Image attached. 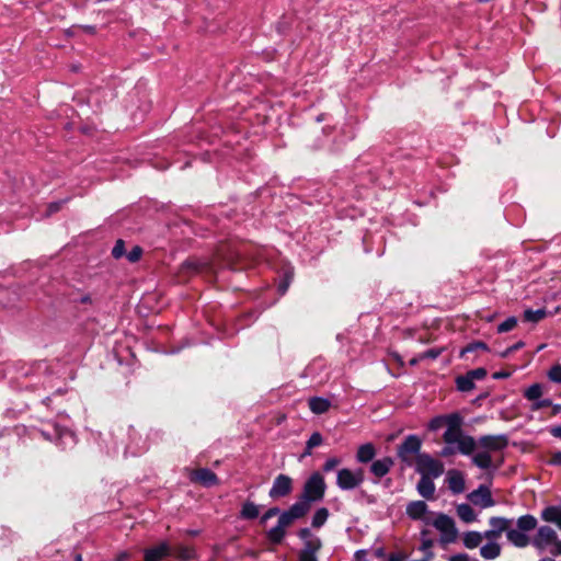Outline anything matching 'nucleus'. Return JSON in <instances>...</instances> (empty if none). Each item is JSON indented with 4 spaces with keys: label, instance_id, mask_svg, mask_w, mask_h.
<instances>
[{
    "label": "nucleus",
    "instance_id": "40",
    "mask_svg": "<svg viewBox=\"0 0 561 561\" xmlns=\"http://www.w3.org/2000/svg\"><path fill=\"white\" fill-rule=\"evenodd\" d=\"M321 444H322V436L318 432L313 433L307 442L309 449H312L313 447H317Z\"/></svg>",
    "mask_w": 561,
    "mask_h": 561
},
{
    "label": "nucleus",
    "instance_id": "41",
    "mask_svg": "<svg viewBox=\"0 0 561 561\" xmlns=\"http://www.w3.org/2000/svg\"><path fill=\"white\" fill-rule=\"evenodd\" d=\"M473 381L474 380H481L486 376V370L484 368H477L473 370H470L467 374Z\"/></svg>",
    "mask_w": 561,
    "mask_h": 561
},
{
    "label": "nucleus",
    "instance_id": "37",
    "mask_svg": "<svg viewBox=\"0 0 561 561\" xmlns=\"http://www.w3.org/2000/svg\"><path fill=\"white\" fill-rule=\"evenodd\" d=\"M548 378L553 382H561V365H553L548 371Z\"/></svg>",
    "mask_w": 561,
    "mask_h": 561
},
{
    "label": "nucleus",
    "instance_id": "32",
    "mask_svg": "<svg viewBox=\"0 0 561 561\" xmlns=\"http://www.w3.org/2000/svg\"><path fill=\"white\" fill-rule=\"evenodd\" d=\"M171 553L183 560H190L195 557L193 548L187 546H178L174 549H172Z\"/></svg>",
    "mask_w": 561,
    "mask_h": 561
},
{
    "label": "nucleus",
    "instance_id": "10",
    "mask_svg": "<svg viewBox=\"0 0 561 561\" xmlns=\"http://www.w3.org/2000/svg\"><path fill=\"white\" fill-rule=\"evenodd\" d=\"M298 536L304 540V548L299 553L317 554L321 549V539L314 536L309 528H301L298 531Z\"/></svg>",
    "mask_w": 561,
    "mask_h": 561
},
{
    "label": "nucleus",
    "instance_id": "15",
    "mask_svg": "<svg viewBox=\"0 0 561 561\" xmlns=\"http://www.w3.org/2000/svg\"><path fill=\"white\" fill-rule=\"evenodd\" d=\"M283 522L285 520L279 516L277 525L267 531L266 537L272 543H280L286 536L287 528L290 527Z\"/></svg>",
    "mask_w": 561,
    "mask_h": 561
},
{
    "label": "nucleus",
    "instance_id": "39",
    "mask_svg": "<svg viewBox=\"0 0 561 561\" xmlns=\"http://www.w3.org/2000/svg\"><path fill=\"white\" fill-rule=\"evenodd\" d=\"M142 254V249L140 247H134L128 253L127 259L129 262L134 263L137 262Z\"/></svg>",
    "mask_w": 561,
    "mask_h": 561
},
{
    "label": "nucleus",
    "instance_id": "44",
    "mask_svg": "<svg viewBox=\"0 0 561 561\" xmlns=\"http://www.w3.org/2000/svg\"><path fill=\"white\" fill-rule=\"evenodd\" d=\"M123 253H124V242L122 240H118L112 250V254L114 257L118 259L123 255Z\"/></svg>",
    "mask_w": 561,
    "mask_h": 561
},
{
    "label": "nucleus",
    "instance_id": "13",
    "mask_svg": "<svg viewBox=\"0 0 561 561\" xmlns=\"http://www.w3.org/2000/svg\"><path fill=\"white\" fill-rule=\"evenodd\" d=\"M469 500L478 506L483 508L491 507L494 505V501L491 496V492L485 486H480L469 494Z\"/></svg>",
    "mask_w": 561,
    "mask_h": 561
},
{
    "label": "nucleus",
    "instance_id": "28",
    "mask_svg": "<svg viewBox=\"0 0 561 561\" xmlns=\"http://www.w3.org/2000/svg\"><path fill=\"white\" fill-rule=\"evenodd\" d=\"M518 529L522 531H530L536 528L537 519L531 515H524L517 519Z\"/></svg>",
    "mask_w": 561,
    "mask_h": 561
},
{
    "label": "nucleus",
    "instance_id": "57",
    "mask_svg": "<svg viewBox=\"0 0 561 561\" xmlns=\"http://www.w3.org/2000/svg\"><path fill=\"white\" fill-rule=\"evenodd\" d=\"M523 346L522 342L516 343L515 345L511 346L510 348H513V352L520 348Z\"/></svg>",
    "mask_w": 561,
    "mask_h": 561
},
{
    "label": "nucleus",
    "instance_id": "25",
    "mask_svg": "<svg viewBox=\"0 0 561 561\" xmlns=\"http://www.w3.org/2000/svg\"><path fill=\"white\" fill-rule=\"evenodd\" d=\"M463 545L468 549H474L479 547L483 540V536L478 531H468L463 535Z\"/></svg>",
    "mask_w": 561,
    "mask_h": 561
},
{
    "label": "nucleus",
    "instance_id": "11",
    "mask_svg": "<svg viewBox=\"0 0 561 561\" xmlns=\"http://www.w3.org/2000/svg\"><path fill=\"white\" fill-rule=\"evenodd\" d=\"M293 490V480L286 474H278L270 490V496L272 499L284 497L288 495Z\"/></svg>",
    "mask_w": 561,
    "mask_h": 561
},
{
    "label": "nucleus",
    "instance_id": "12",
    "mask_svg": "<svg viewBox=\"0 0 561 561\" xmlns=\"http://www.w3.org/2000/svg\"><path fill=\"white\" fill-rule=\"evenodd\" d=\"M507 443V438L504 435H486L479 439L478 446L491 453L504 449Z\"/></svg>",
    "mask_w": 561,
    "mask_h": 561
},
{
    "label": "nucleus",
    "instance_id": "9",
    "mask_svg": "<svg viewBox=\"0 0 561 561\" xmlns=\"http://www.w3.org/2000/svg\"><path fill=\"white\" fill-rule=\"evenodd\" d=\"M188 478L191 482L201 484L206 488L214 486L219 483L216 473L206 468L190 470Z\"/></svg>",
    "mask_w": 561,
    "mask_h": 561
},
{
    "label": "nucleus",
    "instance_id": "6",
    "mask_svg": "<svg viewBox=\"0 0 561 561\" xmlns=\"http://www.w3.org/2000/svg\"><path fill=\"white\" fill-rule=\"evenodd\" d=\"M421 446L422 440L416 435H409L399 446L398 456L403 462L411 465L414 458L420 455Z\"/></svg>",
    "mask_w": 561,
    "mask_h": 561
},
{
    "label": "nucleus",
    "instance_id": "23",
    "mask_svg": "<svg viewBox=\"0 0 561 561\" xmlns=\"http://www.w3.org/2000/svg\"><path fill=\"white\" fill-rule=\"evenodd\" d=\"M472 461L481 469H489L493 463L491 453L484 449L476 453L472 457Z\"/></svg>",
    "mask_w": 561,
    "mask_h": 561
},
{
    "label": "nucleus",
    "instance_id": "5",
    "mask_svg": "<svg viewBox=\"0 0 561 561\" xmlns=\"http://www.w3.org/2000/svg\"><path fill=\"white\" fill-rule=\"evenodd\" d=\"M364 481V471L358 468L355 470L343 468L337 471L336 484L342 490H353L359 486Z\"/></svg>",
    "mask_w": 561,
    "mask_h": 561
},
{
    "label": "nucleus",
    "instance_id": "2",
    "mask_svg": "<svg viewBox=\"0 0 561 561\" xmlns=\"http://www.w3.org/2000/svg\"><path fill=\"white\" fill-rule=\"evenodd\" d=\"M325 492V482L323 477L316 472L310 476L304 486V493L301 500L308 501L311 505L312 502L322 500Z\"/></svg>",
    "mask_w": 561,
    "mask_h": 561
},
{
    "label": "nucleus",
    "instance_id": "35",
    "mask_svg": "<svg viewBox=\"0 0 561 561\" xmlns=\"http://www.w3.org/2000/svg\"><path fill=\"white\" fill-rule=\"evenodd\" d=\"M546 317V311L543 309L538 310H526L524 313V318L526 321L538 322Z\"/></svg>",
    "mask_w": 561,
    "mask_h": 561
},
{
    "label": "nucleus",
    "instance_id": "58",
    "mask_svg": "<svg viewBox=\"0 0 561 561\" xmlns=\"http://www.w3.org/2000/svg\"><path fill=\"white\" fill-rule=\"evenodd\" d=\"M184 267H192V268H197L192 262H186L184 264Z\"/></svg>",
    "mask_w": 561,
    "mask_h": 561
},
{
    "label": "nucleus",
    "instance_id": "47",
    "mask_svg": "<svg viewBox=\"0 0 561 561\" xmlns=\"http://www.w3.org/2000/svg\"><path fill=\"white\" fill-rule=\"evenodd\" d=\"M456 451H457V448L455 449L451 445H447V446H445V447L442 449L440 455H442L443 457H449V456L454 455Z\"/></svg>",
    "mask_w": 561,
    "mask_h": 561
},
{
    "label": "nucleus",
    "instance_id": "8",
    "mask_svg": "<svg viewBox=\"0 0 561 561\" xmlns=\"http://www.w3.org/2000/svg\"><path fill=\"white\" fill-rule=\"evenodd\" d=\"M311 505L308 501L299 500L294 503L287 511L283 512L279 516L285 520V524L291 526L295 520L302 518L310 511Z\"/></svg>",
    "mask_w": 561,
    "mask_h": 561
},
{
    "label": "nucleus",
    "instance_id": "33",
    "mask_svg": "<svg viewBox=\"0 0 561 561\" xmlns=\"http://www.w3.org/2000/svg\"><path fill=\"white\" fill-rule=\"evenodd\" d=\"M260 513L259 506L253 502H245L241 510V516L247 519L255 518Z\"/></svg>",
    "mask_w": 561,
    "mask_h": 561
},
{
    "label": "nucleus",
    "instance_id": "22",
    "mask_svg": "<svg viewBox=\"0 0 561 561\" xmlns=\"http://www.w3.org/2000/svg\"><path fill=\"white\" fill-rule=\"evenodd\" d=\"M427 505L423 501H414L411 502L407 507V514L413 518L419 519L422 518L423 515L426 513Z\"/></svg>",
    "mask_w": 561,
    "mask_h": 561
},
{
    "label": "nucleus",
    "instance_id": "54",
    "mask_svg": "<svg viewBox=\"0 0 561 561\" xmlns=\"http://www.w3.org/2000/svg\"><path fill=\"white\" fill-rule=\"evenodd\" d=\"M474 350H477V347H474L473 344H470V345H468L466 348H463L461 351V355H465V353L471 352V351H474Z\"/></svg>",
    "mask_w": 561,
    "mask_h": 561
},
{
    "label": "nucleus",
    "instance_id": "59",
    "mask_svg": "<svg viewBox=\"0 0 561 561\" xmlns=\"http://www.w3.org/2000/svg\"><path fill=\"white\" fill-rule=\"evenodd\" d=\"M306 455H311V449H309L308 447L306 448V451H305V456Z\"/></svg>",
    "mask_w": 561,
    "mask_h": 561
},
{
    "label": "nucleus",
    "instance_id": "34",
    "mask_svg": "<svg viewBox=\"0 0 561 561\" xmlns=\"http://www.w3.org/2000/svg\"><path fill=\"white\" fill-rule=\"evenodd\" d=\"M457 388L460 391H471L474 388V381L468 376H460L457 378Z\"/></svg>",
    "mask_w": 561,
    "mask_h": 561
},
{
    "label": "nucleus",
    "instance_id": "29",
    "mask_svg": "<svg viewBox=\"0 0 561 561\" xmlns=\"http://www.w3.org/2000/svg\"><path fill=\"white\" fill-rule=\"evenodd\" d=\"M445 419V425H447L446 431H459L461 430V422L462 419L458 413H451L448 415H444Z\"/></svg>",
    "mask_w": 561,
    "mask_h": 561
},
{
    "label": "nucleus",
    "instance_id": "45",
    "mask_svg": "<svg viewBox=\"0 0 561 561\" xmlns=\"http://www.w3.org/2000/svg\"><path fill=\"white\" fill-rule=\"evenodd\" d=\"M482 536H483V539H486V540H489V542H491V541H495L497 538H500L501 534H499L497 531H495L494 529L491 528V529L484 531L482 534Z\"/></svg>",
    "mask_w": 561,
    "mask_h": 561
},
{
    "label": "nucleus",
    "instance_id": "27",
    "mask_svg": "<svg viewBox=\"0 0 561 561\" xmlns=\"http://www.w3.org/2000/svg\"><path fill=\"white\" fill-rule=\"evenodd\" d=\"M457 515L465 523H472L476 520L477 515L472 507L468 504H460L457 506Z\"/></svg>",
    "mask_w": 561,
    "mask_h": 561
},
{
    "label": "nucleus",
    "instance_id": "30",
    "mask_svg": "<svg viewBox=\"0 0 561 561\" xmlns=\"http://www.w3.org/2000/svg\"><path fill=\"white\" fill-rule=\"evenodd\" d=\"M543 394V387L540 383H534L524 391V397L535 402Z\"/></svg>",
    "mask_w": 561,
    "mask_h": 561
},
{
    "label": "nucleus",
    "instance_id": "7",
    "mask_svg": "<svg viewBox=\"0 0 561 561\" xmlns=\"http://www.w3.org/2000/svg\"><path fill=\"white\" fill-rule=\"evenodd\" d=\"M432 525L440 533L442 540L446 542L455 540L457 529L453 518L445 514H439L434 518Z\"/></svg>",
    "mask_w": 561,
    "mask_h": 561
},
{
    "label": "nucleus",
    "instance_id": "38",
    "mask_svg": "<svg viewBox=\"0 0 561 561\" xmlns=\"http://www.w3.org/2000/svg\"><path fill=\"white\" fill-rule=\"evenodd\" d=\"M444 425H445L444 415H439V416H436V417L431 420V422L428 423V428L431 431H437V430H439Z\"/></svg>",
    "mask_w": 561,
    "mask_h": 561
},
{
    "label": "nucleus",
    "instance_id": "53",
    "mask_svg": "<svg viewBox=\"0 0 561 561\" xmlns=\"http://www.w3.org/2000/svg\"><path fill=\"white\" fill-rule=\"evenodd\" d=\"M510 376V373H504V371H501V373H495L493 375L494 378H506Z\"/></svg>",
    "mask_w": 561,
    "mask_h": 561
},
{
    "label": "nucleus",
    "instance_id": "46",
    "mask_svg": "<svg viewBox=\"0 0 561 561\" xmlns=\"http://www.w3.org/2000/svg\"><path fill=\"white\" fill-rule=\"evenodd\" d=\"M279 513L278 508L276 507H273V508H270L261 518V523H265L268 518L277 515Z\"/></svg>",
    "mask_w": 561,
    "mask_h": 561
},
{
    "label": "nucleus",
    "instance_id": "31",
    "mask_svg": "<svg viewBox=\"0 0 561 561\" xmlns=\"http://www.w3.org/2000/svg\"><path fill=\"white\" fill-rule=\"evenodd\" d=\"M329 517V511L325 507H321L316 511L312 517V527L320 528L323 526Z\"/></svg>",
    "mask_w": 561,
    "mask_h": 561
},
{
    "label": "nucleus",
    "instance_id": "20",
    "mask_svg": "<svg viewBox=\"0 0 561 561\" xmlns=\"http://www.w3.org/2000/svg\"><path fill=\"white\" fill-rule=\"evenodd\" d=\"M502 548L496 541H491L480 548V554L483 559L493 560L501 554Z\"/></svg>",
    "mask_w": 561,
    "mask_h": 561
},
{
    "label": "nucleus",
    "instance_id": "50",
    "mask_svg": "<svg viewBox=\"0 0 561 561\" xmlns=\"http://www.w3.org/2000/svg\"><path fill=\"white\" fill-rule=\"evenodd\" d=\"M129 558L130 553L128 551H122L116 556L115 561H127Z\"/></svg>",
    "mask_w": 561,
    "mask_h": 561
},
{
    "label": "nucleus",
    "instance_id": "42",
    "mask_svg": "<svg viewBox=\"0 0 561 561\" xmlns=\"http://www.w3.org/2000/svg\"><path fill=\"white\" fill-rule=\"evenodd\" d=\"M340 459L336 458V457H331L329 458L324 465H323V470L325 472H330L331 470L335 469L339 465H340Z\"/></svg>",
    "mask_w": 561,
    "mask_h": 561
},
{
    "label": "nucleus",
    "instance_id": "17",
    "mask_svg": "<svg viewBox=\"0 0 561 561\" xmlns=\"http://www.w3.org/2000/svg\"><path fill=\"white\" fill-rule=\"evenodd\" d=\"M506 537L515 547L524 548L529 545V537L520 529H512L510 527Z\"/></svg>",
    "mask_w": 561,
    "mask_h": 561
},
{
    "label": "nucleus",
    "instance_id": "36",
    "mask_svg": "<svg viewBox=\"0 0 561 561\" xmlns=\"http://www.w3.org/2000/svg\"><path fill=\"white\" fill-rule=\"evenodd\" d=\"M516 325H517V319L514 317H511L497 327V331L500 333L508 332V331L513 330Z\"/></svg>",
    "mask_w": 561,
    "mask_h": 561
},
{
    "label": "nucleus",
    "instance_id": "16",
    "mask_svg": "<svg viewBox=\"0 0 561 561\" xmlns=\"http://www.w3.org/2000/svg\"><path fill=\"white\" fill-rule=\"evenodd\" d=\"M447 483L454 493H461L465 490L463 474L457 470H449L447 472Z\"/></svg>",
    "mask_w": 561,
    "mask_h": 561
},
{
    "label": "nucleus",
    "instance_id": "1",
    "mask_svg": "<svg viewBox=\"0 0 561 561\" xmlns=\"http://www.w3.org/2000/svg\"><path fill=\"white\" fill-rule=\"evenodd\" d=\"M541 518L547 523L556 524L561 529V507L548 506L541 512ZM534 545L538 548H546L554 545L556 553L561 554V541L558 540L557 531L550 526H541L534 539Z\"/></svg>",
    "mask_w": 561,
    "mask_h": 561
},
{
    "label": "nucleus",
    "instance_id": "43",
    "mask_svg": "<svg viewBox=\"0 0 561 561\" xmlns=\"http://www.w3.org/2000/svg\"><path fill=\"white\" fill-rule=\"evenodd\" d=\"M552 404L551 400L549 399H545V400H536L533 405H531V410L536 411V410H540L542 408H547V407H550Z\"/></svg>",
    "mask_w": 561,
    "mask_h": 561
},
{
    "label": "nucleus",
    "instance_id": "52",
    "mask_svg": "<svg viewBox=\"0 0 561 561\" xmlns=\"http://www.w3.org/2000/svg\"><path fill=\"white\" fill-rule=\"evenodd\" d=\"M550 433L558 438H561V426H554L550 430Z\"/></svg>",
    "mask_w": 561,
    "mask_h": 561
},
{
    "label": "nucleus",
    "instance_id": "19",
    "mask_svg": "<svg viewBox=\"0 0 561 561\" xmlns=\"http://www.w3.org/2000/svg\"><path fill=\"white\" fill-rule=\"evenodd\" d=\"M376 448L371 443L363 444L358 447L356 459L358 462L365 463L374 459Z\"/></svg>",
    "mask_w": 561,
    "mask_h": 561
},
{
    "label": "nucleus",
    "instance_id": "49",
    "mask_svg": "<svg viewBox=\"0 0 561 561\" xmlns=\"http://www.w3.org/2000/svg\"><path fill=\"white\" fill-rule=\"evenodd\" d=\"M551 463L561 466V451L551 455Z\"/></svg>",
    "mask_w": 561,
    "mask_h": 561
},
{
    "label": "nucleus",
    "instance_id": "60",
    "mask_svg": "<svg viewBox=\"0 0 561 561\" xmlns=\"http://www.w3.org/2000/svg\"><path fill=\"white\" fill-rule=\"evenodd\" d=\"M75 561H82V557L80 554H78L75 559Z\"/></svg>",
    "mask_w": 561,
    "mask_h": 561
},
{
    "label": "nucleus",
    "instance_id": "26",
    "mask_svg": "<svg viewBox=\"0 0 561 561\" xmlns=\"http://www.w3.org/2000/svg\"><path fill=\"white\" fill-rule=\"evenodd\" d=\"M309 408L316 414H322L330 408V402L323 398H311L309 400Z\"/></svg>",
    "mask_w": 561,
    "mask_h": 561
},
{
    "label": "nucleus",
    "instance_id": "21",
    "mask_svg": "<svg viewBox=\"0 0 561 561\" xmlns=\"http://www.w3.org/2000/svg\"><path fill=\"white\" fill-rule=\"evenodd\" d=\"M433 478L422 477L417 483L419 493L425 499H432L435 492V484Z\"/></svg>",
    "mask_w": 561,
    "mask_h": 561
},
{
    "label": "nucleus",
    "instance_id": "24",
    "mask_svg": "<svg viewBox=\"0 0 561 561\" xmlns=\"http://www.w3.org/2000/svg\"><path fill=\"white\" fill-rule=\"evenodd\" d=\"M489 523H490L491 528L501 535L503 533L507 534V531L512 525V520L504 518V517H491Z\"/></svg>",
    "mask_w": 561,
    "mask_h": 561
},
{
    "label": "nucleus",
    "instance_id": "4",
    "mask_svg": "<svg viewBox=\"0 0 561 561\" xmlns=\"http://www.w3.org/2000/svg\"><path fill=\"white\" fill-rule=\"evenodd\" d=\"M415 466L422 477L438 478L444 472V465L427 454L417 455Z\"/></svg>",
    "mask_w": 561,
    "mask_h": 561
},
{
    "label": "nucleus",
    "instance_id": "56",
    "mask_svg": "<svg viewBox=\"0 0 561 561\" xmlns=\"http://www.w3.org/2000/svg\"><path fill=\"white\" fill-rule=\"evenodd\" d=\"M473 346L477 347V348L486 350V345L484 343H481V342L474 343Z\"/></svg>",
    "mask_w": 561,
    "mask_h": 561
},
{
    "label": "nucleus",
    "instance_id": "51",
    "mask_svg": "<svg viewBox=\"0 0 561 561\" xmlns=\"http://www.w3.org/2000/svg\"><path fill=\"white\" fill-rule=\"evenodd\" d=\"M449 561H469V557L465 553H460V554L450 557Z\"/></svg>",
    "mask_w": 561,
    "mask_h": 561
},
{
    "label": "nucleus",
    "instance_id": "14",
    "mask_svg": "<svg viewBox=\"0 0 561 561\" xmlns=\"http://www.w3.org/2000/svg\"><path fill=\"white\" fill-rule=\"evenodd\" d=\"M171 551L172 548L168 542H160L159 545L145 550V561H161L163 558L171 554Z\"/></svg>",
    "mask_w": 561,
    "mask_h": 561
},
{
    "label": "nucleus",
    "instance_id": "18",
    "mask_svg": "<svg viewBox=\"0 0 561 561\" xmlns=\"http://www.w3.org/2000/svg\"><path fill=\"white\" fill-rule=\"evenodd\" d=\"M393 466V461L391 458H382V459H378L376 461L373 462L371 467H370V471L377 477V478H381L383 476H386L390 468Z\"/></svg>",
    "mask_w": 561,
    "mask_h": 561
},
{
    "label": "nucleus",
    "instance_id": "48",
    "mask_svg": "<svg viewBox=\"0 0 561 561\" xmlns=\"http://www.w3.org/2000/svg\"><path fill=\"white\" fill-rule=\"evenodd\" d=\"M299 561H318V559L314 554L299 553Z\"/></svg>",
    "mask_w": 561,
    "mask_h": 561
},
{
    "label": "nucleus",
    "instance_id": "55",
    "mask_svg": "<svg viewBox=\"0 0 561 561\" xmlns=\"http://www.w3.org/2000/svg\"><path fill=\"white\" fill-rule=\"evenodd\" d=\"M511 353H513V348H506L504 352L501 353V357H507Z\"/></svg>",
    "mask_w": 561,
    "mask_h": 561
},
{
    "label": "nucleus",
    "instance_id": "3",
    "mask_svg": "<svg viewBox=\"0 0 561 561\" xmlns=\"http://www.w3.org/2000/svg\"><path fill=\"white\" fill-rule=\"evenodd\" d=\"M443 438L446 445H456L457 451L463 455L471 454L476 448L473 437L465 435L461 430L455 432L446 431Z\"/></svg>",
    "mask_w": 561,
    "mask_h": 561
}]
</instances>
